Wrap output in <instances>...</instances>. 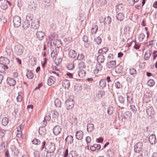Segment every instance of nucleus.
I'll list each match as a JSON object with an SVG mask.
<instances>
[{
  "label": "nucleus",
  "mask_w": 157,
  "mask_h": 157,
  "mask_svg": "<svg viewBox=\"0 0 157 157\" xmlns=\"http://www.w3.org/2000/svg\"><path fill=\"white\" fill-rule=\"evenodd\" d=\"M46 142L43 141L41 143V147L40 149L42 150L44 148L46 150L50 153H53L56 150V146L54 143L50 142H48L46 144Z\"/></svg>",
  "instance_id": "1"
},
{
  "label": "nucleus",
  "mask_w": 157,
  "mask_h": 157,
  "mask_svg": "<svg viewBox=\"0 0 157 157\" xmlns=\"http://www.w3.org/2000/svg\"><path fill=\"white\" fill-rule=\"evenodd\" d=\"M74 101L73 99L71 98H68L66 101L65 103V106L67 109H71L73 107L74 105Z\"/></svg>",
  "instance_id": "2"
},
{
  "label": "nucleus",
  "mask_w": 157,
  "mask_h": 157,
  "mask_svg": "<svg viewBox=\"0 0 157 157\" xmlns=\"http://www.w3.org/2000/svg\"><path fill=\"white\" fill-rule=\"evenodd\" d=\"M14 52L15 54L18 56L21 55L23 52V47L20 44L15 45L14 47Z\"/></svg>",
  "instance_id": "3"
},
{
  "label": "nucleus",
  "mask_w": 157,
  "mask_h": 157,
  "mask_svg": "<svg viewBox=\"0 0 157 157\" xmlns=\"http://www.w3.org/2000/svg\"><path fill=\"white\" fill-rule=\"evenodd\" d=\"M13 22L14 26L16 27H18L21 24V19L18 16H15L13 17Z\"/></svg>",
  "instance_id": "4"
},
{
  "label": "nucleus",
  "mask_w": 157,
  "mask_h": 157,
  "mask_svg": "<svg viewBox=\"0 0 157 157\" xmlns=\"http://www.w3.org/2000/svg\"><path fill=\"white\" fill-rule=\"evenodd\" d=\"M143 143L140 142L136 143L134 147V151L136 153H139L142 150Z\"/></svg>",
  "instance_id": "5"
},
{
  "label": "nucleus",
  "mask_w": 157,
  "mask_h": 157,
  "mask_svg": "<svg viewBox=\"0 0 157 157\" xmlns=\"http://www.w3.org/2000/svg\"><path fill=\"white\" fill-rule=\"evenodd\" d=\"M45 35L44 33L41 31H37L36 34V38L40 40H43L44 38Z\"/></svg>",
  "instance_id": "6"
},
{
  "label": "nucleus",
  "mask_w": 157,
  "mask_h": 157,
  "mask_svg": "<svg viewBox=\"0 0 157 157\" xmlns=\"http://www.w3.org/2000/svg\"><path fill=\"white\" fill-rule=\"evenodd\" d=\"M133 94L131 91H129L127 93V101L129 103L131 104L133 102Z\"/></svg>",
  "instance_id": "7"
},
{
  "label": "nucleus",
  "mask_w": 157,
  "mask_h": 157,
  "mask_svg": "<svg viewBox=\"0 0 157 157\" xmlns=\"http://www.w3.org/2000/svg\"><path fill=\"white\" fill-rule=\"evenodd\" d=\"M39 26V21L38 19L33 20L31 23V27L35 29H38Z\"/></svg>",
  "instance_id": "8"
},
{
  "label": "nucleus",
  "mask_w": 157,
  "mask_h": 157,
  "mask_svg": "<svg viewBox=\"0 0 157 157\" xmlns=\"http://www.w3.org/2000/svg\"><path fill=\"white\" fill-rule=\"evenodd\" d=\"M146 112L149 117H152L155 113V112L152 107L148 106L146 109Z\"/></svg>",
  "instance_id": "9"
},
{
  "label": "nucleus",
  "mask_w": 157,
  "mask_h": 157,
  "mask_svg": "<svg viewBox=\"0 0 157 157\" xmlns=\"http://www.w3.org/2000/svg\"><path fill=\"white\" fill-rule=\"evenodd\" d=\"M53 132L55 135H58L59 134L61 131L60 127L59 125H56L53 129Z\"/></svg>",
  "instance_id": "10"
},
{
  "label": "nucleus",
  "mask_w": 157,
  "mask_h": 157,
  "mask_svg": "<svg viewBox=\"0 0 157 157\" xmlns=\"http://www.w3.org/2000/svg\"><path fill=\"white\" fill-rule=\"evenodd\" d=\"M8 3L10 6H11V3L7 0H6L0 6L1 8L4 10H6L8 8V6L7 3Z\"/></svg>",
  "instance_id": "11"
},
{
  "label": "nucleus",
  "mask_w": 157,
  "mask_h": 157,
  "mask_svg": "<svg viewBox=\"0 0 157 157\" xmlns=\"http://www.w3.org/2000/svg\"><path fill=\"white\" fill-rule=\"evenodd\" d=\"M56 79L55 77L52 76H51L48 78V84L49 86H51L54 84L56 82Z\"/></svg>",
  "instance_id": "12"
},
{
  "label": "nucleus",
  "mask_w": 157,
  "mask_h": 157,
  "mask_svg": "<svg viewBox=\"0 0 157 157\" xmlns=\"http://www.w3.org/2000/svg\"><path fill=\"white\" fill-rule=\"evenodd\" d=\"M62 86L66 89H68L70 86V83L69 80L65 79L62 82Z\"/></svg>",
  "instance_id": "13"
},
{
  "label": "nucleus",
  "mask_w": 157,
  "mask_h": 157,
  "mask_svg": "<svg viewBox=\"0 0 157 157\" xmlns=\"http://www.w3.org/2000/svg\"><path fill=\"white\" fill-rule=\"evenodd\" d=\"M116 61L115 60L110 61L108 63L107 67L109 69L113 68L116 66Z\"/></svg>",
  "instance_id": "14"
},
{
  "label": "nucleus",
  "mask_w": 157,
  "mask_h": 157,
  "mask_svg": "<svg viewBox=\"0 0 157 157\" xmlns=\"http://www.w3.org/2000/svg\"><path fill=\"white\" fill-rule=\"evenodd\" d=\"M149 141L151 144H155L156 142V137L155 135H150L149 138Z\"/></svg>",
  "instance_id": "15"
},
{
  "label": "nucleus",
  "mask_w": 157,
  "mask_h": 157,
  "mask_svg": "<svg viewBox=\"0 0 157 157\" xmlns=\"http://www.w3.org/2000/svg\"><path fill=\"white\" fill-rule=\"evenodd\" d=\"M7 82L10 86H15L16 83V81L13 78H8L7 80Z\"/></svg>",
  "instance_id": "16"
},
{
  "label": "nucleus",
  "mask_w": 157,
  "mask_h": 157,
  "mask_svg": "<svg viewBox=\"0 0 157 157\" xmlns=\"http://www.w3.org/2000/svg\"><path fill=\"white\" fill-rule=\"evenodd\" d=\"M82 40L84 42V46L87 48L90 45V42L88 41V38L87 36H84L82 37Z\"/></svg>",
  "instance_id": "17"
},
{
  "label": "nucleus",
  "mask_w": 157,
  "mask_h": 157,
  "mask_svg": "<svg viewBox=\"0 0 157 157\" xmlns=\"http://www.w3.org/2000/svg\"><path fill=\"white\" fill-rule=\"evenodd\" d=\"M65 142L66 143L72 144L73 142V138L72 136H68L65 139Z\"/></svg>",
  "instance_id": "18"
},
{
  "label": "nucleus",
  "mask_w": 157,
  "mask_h": 157,
  "mask_svg": "<svg viewBox=\"0 0 157 157\" xmlns=\"http://www.w3.org/2000/svg\"><path fill=\"white\" fill-rule=\"evenodd\" d=\"M83 135L82 132L81 131L77 132L75 135L76 138L78 140H82L83 138Z\"/></svg>",
  "instance_id": "19"
},
{
  "label": "nucleus",
  "mask_w": 157,
  "mask_h": 157,
  "mask_svg": "<svg viewBox=\"0 0 157 157\" xmlns=\"http://www.w3.org/2000/svg\"><path fill=\"white\" fill-rule=\"evenodd\" d=\"M69 55L71 57L74 59L76 57L77 53L74 50H71L69 52Z\"/></svg>",
  "instance_id": "20"
},
{
  "label": "nucleus",
  "mask_w": 157,
  "mask_h": 157,
  "mask_svg": "<svg viewBox=\"0 0 157 157\" xmlns=\"http://www.w3.org/2000/svg\"><path fill=\"white\" fill-rule=\"evenodd\" d=\"M123 5L122 4H119L116 6V11L117 12H122L124 10Z\"/></svg>",
  "instance_id": "21"
},
{
  "label": "nucleus",
  "mask_w": 157,
  "mask_h": 157,
  "mask_svg": "<svg viewBox=\"0 0 157 157\" xmlns=\"http://www.w3.org/2000/svg\"><path fill=\"white\" fill-rule=\"evenodd\" d=\"M97 60L98 63H102L105 60L104 56L101 54L99 55L97 57Z\"/></svg>",
  "instance_id": "22"
},
{
  "label": "nucleus",
  "mask_w": 157,
  "mask_h": 157,
  "mask_svg": "<svg viewBox=\"0 0 157 157\" xmlns=\"http://www.w3.org/2000/svg\"><path fill=\"white\" fill-rule=\"evenodd\" d=\"M55 47L59 48L62 46V43L61 41L58 40H55L53 43Z\"/></svg>",
  "instance_id": "23"
},
{
  "label": "nucleus",
  "mask_w": 157,
  "mask_h": 157,
  "mask_svg": "<svg viewBox=\"0 0 157 157\" xmlns=\"http://www.w3.org/2000/svg\"><path fill=\"white\" fill-rule=\"evenodd\" d=\"M151 53L152 52L151 50H148L145 53L144 56V59L145 60H148L151 56Z\"/></svg>",
  "instance_id": "24"
},
{
  "label": "nucleus",
  "mask_w": 157,
  "mask_h": 157,
  "mask_svg": "<svg viewBox=\"0 0 157 157\" xmlns=\"http://www.w3.org/2000/svg\"><path fill=\"white\" fill-rule=\"evenodd\" d=\"M117 19L120 21H123L124 18V16L123 13H120L116 16Z\"/></svg>",
  "instance_id": "25"
},
{
  "label": "nucleus",
  "mask_w": 157,
  "mask_h": 157,
  "mask_svg": "<svg viewBox=\"0 0 157 157\" xmlns=\"http://www.w3.org/2000/svg\"><path fill=\"white\" fill-rule=\"evenodd\" d=\"M39 132L42 136L44 135L46 133L45 128L44 127H40L39 129Z\"/></svg>",
  "instance_id": "26"
},
{
  "label": "nucleus",
  "mask_w": 157,
  "mask_h": 157,
  "mask_svg": "<svg viewBox=\"0 0 157 157\" xmlns=\"http://www.w3.org/2000/svg\"><path fill=\"white\" fill-rule=\"evenodd\" d=\"M86 75V72L83 69L79 70L78 71V75L80 78H83Z\"/></svg>",
  "instance_id": "27"
},
{
  "label": "nucleus",
  "mask_w": 157,
  "mask_h": 157,
  "mask_svg": "<svg viewBox=\"0 0 157 157\" xmlns=\"http://www.w3.org/2000/svg\"><path fill=\"white\" fill-rule=\"evenodd\" d=\"M94 128V125L92 124H88L87 126V130L88 132H91Z\"/></svg>",
  "instance_id": "28"
},
{
  "label": "nucleus",
  "mask_w": 157,
  "mask_h": 157,
  "mask_svg": "<svg viewBox=\"0 0 157 157\" xmlns=\"http://www.w3.org/2000/svg\"><path fill=\"white\" fill-rule=\"evenodd\" d=\"M57 35L55 33H52L49 36V38L50 41L55 40L57 38Z\"/></svg>",
  "instance_id": "29"
},
{
  "label": "nucleus",
  "mask_w": 157,
  "mask_h": 157,
  "mask_svg": "<svg viewBox=\"0 0 157 157\" xmlns=\"http://www.w3.org/2000/svg\"><path fill=\"white\" fill-rule=\"evenodd\" d=\"M33 16L32 14L28 13L26 16L25 21L30 22L31 21L33 18Z\"/></svg>",
  "instance_id": "30"
},
{
  "label": "nucleus",
  "mask_w": 157,
  "mask_h": 157,
  "mask_svg": "<svg viewBox=\"0 0 157 157\" xmlns=\"http://www.w3.org/2000/svg\"><path fill=\"white\" fill-rule=\"evenodd\" d=\"M30 26V22L25 21L23 23V27L25 29H27Z\"/></svg>",
  "instance_id": "31"
},
{
  "label": "nucleus",
  "mask_w": 157,
  "mask_h": 157,
  "mask_svg": "<svg viewBox=\"0 0 157 157\" xmlns=\"http://www.w3.org/2000/svg\"><path fill=\"white\" fill-rule=\"evenodd\" d=\"M99 85L101 88H104L106 85V82L105 80L104 79L101 80L99 82Z\"/></svg>",
  "instance_id": "32"
},
{
  "label": "nucleus",
  "mask_w": 157,
  "mask_h": 157,
  "mask_svg": "<svg viewBox=\"0 0 157 157\" xmlns=\"http://www.w3.org/2000/svg\"><path fill=\"white\" fill-rule=\"evenodd\" d=\"M129 73L131 75L134 76L136 75L137 71L136 69L131 68L129 69Z\"/></svg>",
  "instance_id": "33"
},
{
  "label": "nucleus",
  "mask_w": 157,
  "mask_h": 157,
  "mask_svg": "<svg viewBox=\"0 0 157 157\" xmlns=\"http://www.w3.org/2000/svg\"><path fill=\"white\" fill-rule=\"evenodd\" d=\"M111 22V18L109 16H108L106 18H105L103 20V22L105 24H110Z\"/></svg>",
  "instance_id": "34"
},
{
  "label": "nucleus",
  "mask_w": 157,
  "mask_h": 157,
  "mask_svg": "<svg viewBox=\"0 0 157 157\" xmlns=\"http://www.w3.org/2000/svg\"><path fill=\"white\" fill-rule=\"evenodd\" d=\"M69 157H77L78 155L75 151H72L69 154Z\"/></svg>",
  "instance_id": "35"
},
{
  "label": "nucleus",
  "mask_w": 157,
  "mask_h": 157,
  "mask_svg": "<svg viewBox=\"0 0 157 157\" xmlns=\"http://www.w3.org/2000/svg\"><path fill=\"white\" fill-rule=\"evenodd\" d=\"M27 77L30 79H32L34 76V75L32 71H28V73L26 74Z\"/></svg>",
  "instance_id": "36"
},
{
  "label": "nucleus",
  "mask_w": 157,
  "mask_h": 157,
  "mask_svg": "<svg viewBox=\"0 0 157 157\" xmlns=\"http://www.w3.org/2000/svg\"><path fill=\"white\" fill-rule=\"evenodd\" d=\"M55 105L57 107H59L61 106V102L58 99H56L54 101Z\"/></svg>",
  "instance_id": "37"
},
{
  "label": "nucleus",
  "mask_w": 157,
  "mask_h": 157,
  "mask_svg": "<svg viewBox=\"0 0 157 157\" xmlns=\"http://www.w3.org/2000/svg\"><path fill=\"white\" fill-rule=\"evenodd\" d=\"M98 30V26L97 25H93L91 30V33L93 34L95 33Z\"/></svg>",
  "instance_id": "38"
},
{
  "label": "nucleus",
  "mask_w": 157,
  "mask_h": 157,
  "mask_svg": "<svg viewBox=\"0 0 157 157\" xmlns=\"http://www.w3.org/2000/svg\"><path fill=\"white\" fill-rule=\"evenodd\" d=\"M134 44V47L136 49H138L139 48L140 45L139 44L136 43V42L134 41H132V42H130V44L129 46H131V44Z\"/></svg>",
  "instance_id": "39"
},
{
  "label": "nucleus",
  "mask_w": 157,
  "mask_h": 157,
  "mask_svg": "<svg viewBox=\"0 0 157 157\" xmlns=\"http://www.w3.org/2000/svg\"><path fill=\"white\" fill-rule=\"evenodd\" d=\"M9 122L8 119L6 117H5L2 119V125L6 126L7 125Z\"/></svg>",
  "instance_id": "40"
},
{
  "label": "nucleus",
  "mask_w": 157,
  "mask_h": 157,
  "mask_svg": "<svg viewBox=\"0 0 157 157\" xmlns=\"http://www.w3.org/2000/svg\"><path fill=\"white\" fill-rule=\"evenodd\" d=\"M9 63V59L7 58H5V59H4V61H3V63H2V65H4L6 68H8L7 65Z\"/></svg>",
  "instance_id": "41"
},
{
  "label": "nucleus",
  "mask_w": 157,
  "mask_h": 157,
  "mask_svg": "<svg viewBox=\"0 0 157 157\" xmlns=\"http://www.w3.org/2000/svg\"><path fill=\"white\" fill-rule=\"evenodd\" d=\"M50 119L51 117L49 116H46L44 117V120L43 121V124L44 125H46L47 124V121H50Z\"/></svg>",
  "instance_id": "42"
},
{
  "label": "nucleus",
  "mask_w": 157,
  "mask_h": 157,
  "mask_svg": "<svg viewBox=\"0 0 157 157\" xmlns=\"http://www.w3.org/2000/svg\"><path fill=\"white\" fill-rule=\"evenodd\" d=\"M86 68V66L85 65L84 63L81 62L78 64V68L79 70L83 69Z\"/></svg>",
  "instance_id": "43"
},
{
  "label": "nucleus",
  "mask_w": 157,
  "mask_h": 157,
  "mask_svg": "<svg viewBox=\"0 0 157 157\" xmlns=\"http://www.w3.org/2000/svg\"><path fill=\"white\" fill-rule=\"evenodd\" d=\"M113 112V108L112 106H110L108 109L107 113L109 115L112 114Z\"/></svg>",
  "instance_id": "44"
},
{
  "label": "nucleus",
  "mask_w": 157,
  "mask_h": 157,
  "mask_svg": "<svg viewBox=\"0 0 157 157\" xmlns=\"http://www.w3.org/2000/svg\"><path fill=\"white\" fill-rule=\"evenodd\" d=\"M155 82L153 79H150L147 82V84L150 86H152L155 84Z\"/></svg>",
  "instance_id": "45"
},
{
  "label": "nucleus",
  "mask_w": 157,
  "mask_h": 157,
  "mask_svg": "<svg viewBox=\"0 0 157 157\" xmlns=\"http://www.w3.org/2000/svg\"><path fill=\"white\" fill-rule=\"evenodd\" d=\"M106 154L108 156L112 157L113 156V151L111 149H109L107 150Z\"/></svg>",
  "instance_id": "46"
},
{
  "label": "nucleus",
  "mask_w": 157,
  "mask_h": 157,
  "mask_svg": "<svg viewBox=\"0 0 157 157\" xmlns=\"http://www.w3.org/2000/svg\"><path fill=\"white\" fill-rule=\"evenodd\" d=\"M145 37V35L144 33H141L139 35L138 39L140 41H142Z\"/></svg>",
  "instance_id": "47"
},
{
  "label": "nucleus",
  "mask_w": 157,
  "mask_h": 157,
  "mask_svg": "<svg viewBox=\"0 0 157 157\" xmlns=\"http://www.w3.org/2000/svg\"><path fill=\"white\" fill-rule=\"evenodd\" d=\"M84 58V56L82 54H79L77 57V59L79 60H82Z\"/></svg>",
  "instance_id": "48"
},
{
  "label": "nucleus",
  "mask_w": 157,
  "mask_h": 157,
  "mask_svg": "<svg viewBox=\"0 0 157 157\" xmlns=\"http://www.w3.org/2000/svg\"><path fill=\"white\" fill-rule=\"evenodd\" d=\"M57 55V52L56 50H54L51 54V56L52 58H55Z\"/></svg>",
  "instance_id": "49"
},
{
  "label": "nucleus",
  "mask_w": 157,
  "mask_h": 157,
  "mask_svg": "<svg viewBox=\"0 0 157 157\" xmlns=\"http://www.w3.org/2000/svg\"><path fill=\"white\" fill-rule=\"evenodd\" d=\"M95 41L97 44H99L101 42V37L98 36L95 39Z\"/></svg>",
  "instance_id": "50"
},
{
  "label": "nucleus",
  "mask_w": 157,
  "mask_h": 157,
  "mask_svg": "<svg viewBox=\"0 0 157 157\" xmlns=\"http://www.w3.org/2000/svg\"><path fill=\"white\" fill-rule=\"evenodd\" d=\"M130 108L132 112H133L134 114H136L137 111V110L135 106L133 105L130 106Z\"/></svg>",
  "instance_id": "51"
},
{
  "label": "nucleus",
  "mask_w": 157,
  "mask_h": 157,
  "mask_svg": "<svg viewBox=\"0 0 157 157\" xmlns=\"http://www.w3.org/2000/svg\"><path fill=\"white\" fill-rule=\"evenodd\" d=\"M102 68V66L100 63H98L96 64V68L99 71L101 70Z\"/></svg>",
  "instance_id": "52"
},
{
  "label": "nucleus",
  "mask_w": 157,
  "mask_h": 157,
  "mask_svg": "<svg viewBox=\"0 0 157 157\" xmlns=\"http://www.w3.org/2000/svg\"><path fill=\"white\" fill-rule=\"evenodd\" d=\"M51 114L52 115V117L55 118L58 116L59 115L58 113L55 111H52Z\"/></svg>",
  "instance_id": "53"
},
{
  "label": "nucleus",
  "mask_w": 157,
  "mask_h": 157,
  "mask_svg": "<svg viewBox=\"0 0 157 157\" xmlns=\"http://www.w3.org/2000/svg\"><path fill=\"white\" fill-rule=\"evenodd\" d=\"M32 143L33 144L36 145V144H39L40 143V140H38L36 139H34L32 141Z\"/></svg>",
  "instance_id": "54"
},
{
  "label": "nucleus",
  "mask_w": 157,
  "mask_h": 157,
  "mask_svg": "<svg viewBox=\"0 0 157 157\" xmlns=\"http://www.w3.org/2000/svg\"><path fill=\"white\" fill-rule=\"evenodd\" d=\"M116 70L117 73H119L122 70L123 67L121 66L118 65L117 67Z\"/></svg>",
  "instance_id": "55"
},
{
  "label": "nucleus",
  "mask_w": 157,
  "mask_h": 157,
  "mask_svg": "<svg viewBox=\"0 0 157 157\" xmlns=\"http://www.w3.org/2000/svg\"><path fill=\"white\" fill-rule=\"evenodd\" d=\"M118 100L121 103H123L125 99L122 96H120L118 97Z\"/></svg>",
  "instance_id": "56"
},
{
  "label": "nucleus",
  "mask_w": 157,
  "mask_h": 157,
  "mask_svg": "<svg viewBox=\"0 0 157 157\" xmlns=\"http://www.w3.org/2000/svg\"><path fill=\"white\" fill-rule=\"evenodd\" d=\"M115 86L117 89L120 88L122 87L121 85L120 84V82H117L115 83Z\"/></svg>",
  "instance_id": "57"
},
{
  "label": "nucleus",
  "mask_w": 157,
  "mask_h": 157,
  "mask_svg": "<svg viewBox=\"0 0 157 157\" xmlns=\"http://www.w3.org/2000/svg\"><path fill=\"white\" fill-rule=\"evenodd\" d=\"M75 68V66L74 63H71L69 64L68 68L69 70H72Z\"/></svg>",
  "instance_id": "58"
},
{
  "label": "nucleus",
  "mask_w": 157,
  "mask_h": 157,
  "mask_svg": "<svg viewBox=\"0 0 157 157\" xmlns=\"http://www.w3.org/2000/svg\"><path fill=\"white\" fill-rule=\"evenodd\" d=\"M46 157H54L53 153L49 152H47L46 154Z\"/></svg>",
  "instance_id": "59"
},
{
  "label": "nucleus",
  "mask_w": 157,
  "mask_h": 157,
  "mask_svg": "<svg viewBox=\"0 0 157 157\" xmlns=\"http://www.w3.org/2000/svg\"><path fill=\"white\" fill-rule=\"evenodd\" d=\"M64 155L63 156L64 157H67V156L68 155V149H66L63 152Z\"/></svg>",
  "instance_id": "60"
},
{
  "label": "nucleus",
  "mask_w": 157,
  "mask_h": 157,
  "mask_svg": "<svg viewBox=\"0 0 157 157\" xmlns=\"http://www.w3.org/2000/svg\"><path fill=\"white\" fill-rule=\"evenodd\" d=\"M86 141L87 144H88L90 143L91 141V138L90 136H87L86 138Z\"/></svg>",
  "instance_id": "61"
},
{
  "label": "nucleus",
  "mask_w": 157,
  "mask_h": 157,
  "mask_svg": "<svg viewBox=\"0 0 157 157\" xmlns=\"http://www.w3.org/2000/svg\"><path fill=\"white\" fill-rule=\"evenodd\" d=\"M5 133V131L3 130H0V136L2 137H3L4 136V134Z\"/></svg>",
  "instance_id": "62"
},
{
  "label": "nucleus",
  "mask_w": 157,
  "mask_h": 157,
  "mask_svg": "<svg viewBox=\"0 0 157 157\" xmlns=\"http://www.w3.org/2000/svg\"><path fill=\"white\" fill-rule=\"evenodd\" d=\"M153 59H155L157 57V51H154L153 52Z\"/></svg>",
  "instance_id": "63"
},
{
  "label": "nucleus",
  "mask_w": 157,
  "mask_h": 157,
  "mask_svg": "<svg viewBox=\"0 0 157 157\" xmlns=\"http://www.w3.org/2000/svg\"><path fill=\"white\" fill-rule=\"evenodd\" d=\"M5 66H0V71L1 72H4L5 71Z\"/></svg>",
  "instance_id": "64"
}]
</instances>
